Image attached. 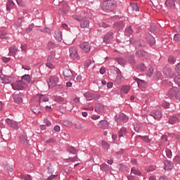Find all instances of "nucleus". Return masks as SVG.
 Instances as JSON below:
<instances>
[{
	"mask_svg": "<svg viewBox=\"0 0 180 180\" xmlns=\"http://www.w3.org/2000/svg\"><path fill=\"white\" fill-rule=\"evenodd\" d=\"M11 86L14 91H21L22 89H25V88H27V84L23 81L19 80L12 83Z\"/></svg>",
	"mask_w": 180,
	"mask_h": 180,
	"instance_id": "1",
	"label": "nucleus"
},
{
	"mask_svg": "<svg viewBox=\"0 0 180 180\" xmlns=\"http://www.w3.org/2000/svg\"><path fill=\"white\" fill-rule=\"evenodd\" d=\"M75 19L77 20L78 22H80V27L82 29H87L89 27V20L86 19V18H84L82 16H75Z\"/></svg>",
	"mask_w": 180,
	"mask_h": 180,
	"instance_id": "2",
	"label": "nucleus"
},
{
	"mask_svg": "<svg viewBox=\"0 0 180 180\" xmlns=\"http://www.w3.org/2000/svg\"><path fill=\"white\" fill-rule=\"evenodd\" d=\"M84 98H86V101H96V99H99V94H95L90 92H86L84 94Z\"/></svg>",
	"mask_w": 180,
	"mask_h": 180,
	"instance_id": "3",
	"label": "nucleus"
},
{
	"mask_svg": "<svg viewBox=\"0 0 180 180\" xmlns=\"http://www.w3.org/2000/svg\"><path fill=\"white\" fill-rule=\"evenodd\" d=\"M70 58L73 60H78L79 56L78 55V51L77 48L72 46L69 49Z\"/></svg>",
	"mask_w": 180,
	"mask_h": 180,
	"instance_id": "4",
	"label": "nucleus"
},
{
	"mask_svg": "<svg viewBox=\"0 0 180 180\" xmlns=\"http://www.w3.org/2000/svg\"><path fill=\"white\" fill-rule=\"evenodd\" d=\"M58 82V77L57 76H52L49 78V81L48 82L49 88H54L57 83Z\"/></svg>",
	"mask_w": 180,
	"mask_h": 180,
	"instance_id": "5",
	"label": "nucleus"
},
{
	"mask_svg": "<svg viewBox=\"0 0 180 180\" xmlns=\"http://www.w3.org/2000/svg\"><path fill=\"white\" fill-rule=\"evenodd\" d=\"M163 74L167 77V78H172L175 75V72L172 71L171 68H165L163 69Z\"/></svg>",
	"mask_w": 180,
	"mask_h": 180,
	"instance_id": "6",
	"label": "nucleus"
},
{
	"mask_svg": "<svg viewBox=\"0 0 180 180\" xmlns=\"http://www.w3.org/2000/svg\"><path fill=\"white\" fill-rule=\"evenodd\" d=\"M150 116H152L156 120H160L162 117V112L158 110H154L150 112Z\"/></svg>",
	"mask_w": 180,
	"mask_h": 180,
	"instance_id": "7",
	"label": "nucleus"
},
{
	"mask_svg": "<svg viewBox=\"0 0 180 180\" xmlns=\"http://www.w3.org/2000/svg\"><path fill=\"white\" fill-rule=\"evenodd\" d=\"M80 49H82V51L84 53H89V51H91V45L89 42H83L80 44Z\"/></svg>",
	"mask_w": 180,
	"mask_h": 180,
	"instance_id": "8",
	"label": "nucleus"
},
{
	"mask_svg": "<svg viewBox=\"0 0 180 180\" xmlns=\"http://www.w3.org/2000/svg\"><path fill=\"white\" fill-rule=\"evenodd\" d=\"M104 5H106L108 9H113L116 6V1L115 0H108L105 1Z\"/></svg>",
	"mask_w": 180,
	"mask_h": 180,
	"instance_id": "9",
	"label": "nucleus"
},
{
	"mask_svg": "<svg viewBox=\"0 0 180 180\" xmlns=\"http://www.w3.org/2000/svg\"><path fill=\"white\" fill-rule=\"evenodd\" d=\"M63 75L65 79H71L73 77L72 72L70 69H65L63 70Z\"/></svg>",
	"mask_w": 180,
	"mask_h": 180,
	"instance_id": "10",
	"label": "nucleus"
},
{
	"mask_svg": "<svg viewBox=\"0 0 180 180\" xmlns=\"http://www.w3.org/2000/svg\"><path fill=\"white\" fill-rule=\"evenodd\" d=\"M117 120V123H126L129 120V117L124 114H120Z\"/></svg>",
	"mask_w": 180,
	"mask_h": 180,
	"instance_id": "11",
	"label": "nucleus"
},
{
	"mask_svg": "<svg viewBox=\"0 0 180 180\" xmlns=\"http://www.w3.org/2000/svg\"><path fill=\"white\" fill-rule=\"evenodd\" d=\"M113 40V33H108L104 36V43H110Z\"/></svg>",
	"mask_w": 180,
	"mask_h": 180,
	"instance_id": "12",
	"label": "nucleus"
},
{
	"mask_svg": "<svg viewBox=\"0 0 180 180\" xmlns=\"http://www.w3.org/2000/svg\"><path fill=\"white\" fill-rule=\"evenodd\" d=\"M165 171H169V169H172L174 168V163L169 160H166L164 162Z\"/></svg>",
	"mask_w": 180,
	"mask_h": 180,
	"instance_id": "13",
	"label": "nucleus"
},
{
	"mask_svg": "<svg viewBox=\"0 0 180 180\" xmlns=\"http://www.w3.org/2000/svg\"><path fill=\"white\" fill-rule=\"evenodd\" d=\"M103 110H105V106L101 103H97L95 107V112L96 113H103Z\"/></svg>",
	"mask_w": 180,
	"mask_h": 180,
	"instance_id": "14",
	"label": "nucleus"
},
{
	"mask_svg": "<svg viewBox=\"0 0 180 180\" xmlns=\"http://www.w3.org/2000/svg\"><path fill=\"white\" fill-rule=\"evenodd\" d=\"M178 92L177 88H172L169 91L168 95L169 98H176V94Z\"/></svg>",
	"mask_w": 180,
	"mask_h": 180,
	"instance_id": "15",
	"label": "nucleus"
},
{
	"mask_svg": "<svg viewBox=\"0 0 180 180\" xmlns=\"http://www.w3.org/2000/svg\"><path fill=\"white\" fill-rule=\"evenodd\" d=\"M1 79L4 84H10L12 82V77L9 76L1 75Z\"/></svg>",
	"mask_w": 180,
	"mask_h": 180,
	"instance_id": "16",
	"label": "nucleus"
},
{
	"mask_svg": "<svg viewBox=\"0 0 180 180\" xmlns=\"http://www.w3.org/2000/svg\"><path fill=\"white\" fill-rule=\"evenodd\" d=\"M134 81H136L138 84V86L139 88H141L143 86H146V81L140 79L137 77H134Z\"/></svg>",
	"mask_w": 180,
	"mask_h": 180,
	"instance_id": "17",
	"label": "nucleus"
},
{
	"mask_svg": "<svg viewBox=\"0 0 180 180\" xmlns=\"http://www.w3.org/2000/svg\"><path fill=\"white\" fill-rule=\"evenodd\" d=\"M21 81H23L27 85V84H30L32 79L30 78V75H25L22 77Z\"/></svg>",
	"mask_w": 180,
	"mask_h": 180,
	"instance_id": "18",
	"label": "nucleus"
},
{
	"mask_svg": "<svg viewBox=\"0 0 180 180\" xmlns=\"http://www.w3.org/2000/svg\"><path fill=\"white\" fill-rule=\"evenodd\" d=\"M100 168L101 171H104L105 172H108V171H110V169L112 168V167L108 165L105 163H103L101 166Z\"/></svg>",
	"mask_w": 180,
	"mask_h": 180,
	"instance_id": "19",
	"label": "nucleus"
},
{
	"mask_svg": "<svg viewBox=\"0 0 180 180\" xmlns=\"http://www.w3.org/2000/svg\"><path fill=\"white\" fill-rule=\"evenodd\" d=\"M13 99L15 103H21L22 102V97L19 94H14Z\"/></svg>",
	"mask_w": 180,
	"mask_h": 180,
	"instance_id": "20",
	"label": "nucleus"
},
{
	"mask_svg": "<svg viewBox=\"0 0 180 180\" xmlns=\"http://www.w3.org/2000/svg\"><path fill=\"white\" fill-rule=\"evenodd\" d=\"M147 40L150 46H154V44H155V38H154L151 34L148 37Z\"/></svg>",
	"mask_w": 180,
	"mask_h": 180,
	"instance_id": "21",
	"label": "nucleus"
},
{
	"mask_svg": "<svg viewBox=\"0 0 180 180\" xmlns=\"http://www.w3.org/2000/svg\"><path fill=\"white\" fill-rule=\"evenodd\" d=\"M20 143L21 144H23L24 146H27L29 144V140H27V138L25 136H20Z\"/></svg>",
	"mask_w": 180,
	"mask_h": 180,
	"instance_id": "22",
	"label": "nucleus"
},
{
	"mask_svg": "<svg viewBox=\"0 0 180 180\" xmlns=\"http://www.w3.org/2000/svg\"><path fill=\"white\" fill-rule=\"evenodd\" d=\"M126 134H127V129L126 128H122L118 132V136L120 138L124 137Z\"/></svg>",
	"mask_w": 180,
	"mask_h": 180,
	"instance_id": "23",
	"label": "nucleus"
},
{
	"mask_svg": "<svg viewBox=\"0 0 180 180\" xmlns=\"http://www.w3.org/2000/svg\"><path fill=\"white\" fill-rule=\"evenodd\" d=\"M54 37H55V39H56L58 41H61V40H63V36L61 35V32H60V31H56V32H55Z\"/></svg>",
	"mask_w": 180,
	"mask_h": 180,
	"instance_id": "24",
	"label": "nucleus"
},
{
	"mask_svg": "<svg viewBox=\"0 0 180 180\" xmlns=\"http://www.w3.org/2000/svg\"><path fill=\"white\" fill-rule=\"evenodd\" d=\"M178 122H179L178 117H176L175 116L170 117L169 120V124H176V123H178Z\"/></svg>",
	"mask_w": 180,
	"mask_h": 180,
	"instance_id": "25",
	"label": "nucleus"
},
{
	"mask_svg": "<svg viewBox=\"0 0 180 180\" xmlns=\"http://www.w3.org/2000/svg\"><path fill=\"white\" fill-rule=\"evenodd\" d=\"M39 103H41V102H49V97H47L44 95L40 94L39 96Z\"/></svg>",
	"mask_w": 180,
	"mask_h": 180,
	"instance_id": "26",
	"label": "nucleus"
},
{
	"mask_svg": "<svg viewBox=\"0 0 180 180\" xmlns=\"http://www.w3.org/2000/svg\"><path fill=\"white\" fill-rule=\"evenodd\" d=\"M46 67L50 68V70H53L54 68V64H53V60H51V58H49L46 63Z\"/></svg>",
	"mask_w": 180,
	"mask_h": 180,
	"instance_id": "27",
	"label": "nucleus"
},
{
	"mask_svg": "<svg viewBox=\"0 0 180 180\" xmlns=\"http://www.w3.org/2000/svg\"><path fill=\"white\" fill-rule=\"evenodd\" d=\"M98 127H101V129H106L108 126V122L103 120V121H100L98 124Z\"/></svg>",
	"mask_w": 180,
	"mask_h": 180,
	"instance_id": "28",
	"label": "nucleus"
},
{
	"mask_svg": "<svg viewBox=\"0 0 180 180\" xmlns=\"http://www.w3.org/2000/svg\"><path fill=\"white\" fill-rule=\"evenodd\" d=\"M9 53L11 56H16V53H18V48H16V46L10 47Z\"/></svg>",
	"mask_w": 180,
	"mask_h": 180,
	"instance_id": "29",
	"label": "nucleus"
},
{
	"mask_svg": "<svg viewBox=\"0 0 180 180\" xmlns=\"http://www.w3.org/2000/svg\"><path fill=\"white\" fill-rule=\"evenodd\" d=\"M165 5L168 8H172V6H175V3L174 2V0H167Z\"/></svg>",
	"mask_w": 180,
	"mask_h": 180,
	"instance_id": "30",
	"label": "nucleus"
},
{
	"mask_svg": "<svg viewBox=\"0 0 180 180\" xmlns=\"http://www.w3.org/2000/svg\"><path fill=\"white\" fill-rule=\"evenodd\" d=\"M15 6V3L12 0H8L6 4V8L8 11H11V8Z\"/></svg>",
	"mask_w": 180,
	"mask_h": 180,
	"instance_id": "31",
	"label": "nucleus"
},
{
	"mask_svg": "<svg viewBox=\"0 0 180 180\" xmlns=\"http://www.w3.org/2000/svg\"><path fill=\"white\" fill-rule=\"evenodd\" d=\"M153 73H154V67L151 66L148 69V72L146 73V75H147V77H153Z\"/></svg>",
	"mask_w": 180,
	"mask_h": 180,
	"instance_id": "32",
	"label": "nucleus"
},
{
	"mask_svg": "<svg viewBox=\"0 0 180 180\" xmlns=\"http://www.w3.org/2000/svg\"><path fill=\"white\" fill-rule=\"evenodd\" d=\"M136 54H137V56H139V57H146V56H147L148 53L146 51H136Z\"/></svg>",
	"mask_w": 180,
	"mask_h": 180,
	"instance_id": "33",
	"label": "nucleus"
},
{
	"mask_svg": "<svg viewBox=\"0 0 180 180\" xmlns=\"http://www.w3.org/2000/svg\"><path fill=\"white\" fill-rule=\"evenodd\" d=\"M126 36H130L131 35V33H133V30H131V27H129L125 30L124 32Z\"/></svg>",
	"mask_w": 180,
	"mask_h": 180,
	"instance_id": "34",
	"label": "nucleus"
},
{
	"mask_svg": "<svg viewBox=\"0 0 180 180\" xmlns=\"http://www.w3.org/2000/svg\"><path fill=\"white\" fill-rule=\"evenodd\" d=\"M136 68L138 70H140V71H146V70H147V68H146V65H143V63H140Z\"/></svg>",
	"mask_w": 180,
	"mask_h": 180,
	"instance_id": "35",
	"label": "nucleus"
},
{
	"mask_svg": "<svg viewBox=\"0 0 180 180\" xmlns=\"http://www.w3.org/2000/svg\"><path fill=\"white\" fill-rule=\"evenodd\" d=\"M122 92H124V94H128L129 91H130V86H124L121 89Z\"/></svg>",
	"mask_w": 180,
	"mask_h": 180,
	"instance_id": "36",
	"label": "nucleus"
},
{
	"mask_svg": "<svg viewBox=\"0 0 180 180\" xmlns=\"http://www.w3.org/2000/svg\"><path fill=\"white\" fill-rule=\"evenodd\" d=\"M174 82L175 84H176V85H178V86H179L180 88V75H177L174 78Z\"/></svg>",
	"mask_w": 180,
	"mask_h": 180,
	"instance_id": "37",
	"label": "nucleus"
},
{
	"mask_svg": "<svg viewBox=\"0 0 180 180\" xmlns=\"http://www.w3.org/2000/svg\"><path fill=\"white\" fill-rule=\"evenodd\" d=\"M161 77H162V74L161 73V72L156 70V72H155L154 77L161 78Z\"/></svg>",
	"mask_w": 180,
	"mask_h": 180,
	"instance_id": "38",
	"label": "nucleus"
},
{
	"mask_svg": "<svg viewBox=\"0 0 180 180\" xmlns=\"http://www.w3.org/2000/svg\"><path fill=\"white\" fill-rule=\"evenodd\" d=\"M166 155L167 158H171V157H172V152L170 150V149H166Z\"/></svg>",
	"mask_w": 180,
	"mask_h": 180,
	"instance_id": "39",
	"label": "nucleus"
},
{
	"mask_svg": "<svg viewBox=\"0 0 180 180\" xmlns=\"http://www.w3.org/2000/svg\"><path fill=\"white\" fill-rule=\"evenodd\" d=\"M48 47L49 50H51V49H54V47H57L55 43L53 42H49Z\"/></svg>",
	"mask_w": 180,
	"mask_h": 180,
	"instance_id": "40",
	"label": "nucleus"
},
{
	"mask_svg": "<svg viewBox=\"0 0 180 180\" xmlns=\"http://www.w3.org/2000/svg\"><path fill=\"white\" fill-rule=\"evenodd\" d=\"M64 101V98L61 96H56L55 97V101L56 102H63Z\"/></svg>",
	"mask_w": 180,
	"mask_h": 180,
	"instance_id": "41",
	"label": "nucleus"
},
{
	"mask_svg": "<svg viewBox=\"0 0 180 180\" xmlns=\"http://www.w3.org/2000/svg\"><path fill=\"white\" fill-rule=\"evenodd\" d=\"M131 174H134V175H140V172L139 170H136L134 169H131Z\"/></svg>",
	"mask_w": 180,
	"mask_h": 180,
	"instance_id": "42",
	"label": "nucleus"
},
{
	"mask_svg": "<svg viewBox=\"0 0 180 180\" xmlns=\"http://www.w3.org/2000/svg\"><path fill=\"white\" fill-rule=\"evenodd\" d=\"M134 127L135 131H136L137 133H139V131H140V124H135L134 125Z\"/></svg>",
	"mask_w": 180,
	"mask_h": 180,
	"instance_id": "43",
	"label": "nucleus"
},
{
	"mask_svg": "<svg viewBox=\"0 0 180 180\" xmlns=\"http://www.w3.org/2000/svg\"><path fill=\"white\" fill-rule=\"evenodd\" d=\"M69 153H71L72 154H77V150L75 149L74 147H70Z\"/></svg>",
	"mask_w": 180,
	"mask_h": 180,
	"instance_id": "44",
	"label": "nucleus"
},
{
	"mask_svg": "<svg viewBox=\"0 0 180 180\" xmlns=\"http://www.w3.org/2000/svg\"><path fill=\"white\" fill-rule=\"evenodd\" d=\"M168 61L170 64H175V58L170 56L168 59Z\"/></svg>",
	"mask_w": 180,
	"mask_h": 180,
	"instance_id": "45",
	"label": "nucleus"
},
{
	"mask_svg": "<svg viewBox=\"0 0 180 180\" xmlns=\"http://www.w3.org/2000/svg\"><path fill=\"white\" fill-rule=\"evenodd\" d=\"M10 127H13V129H15V130H18V129H19V126L18 125V124H16L15 121L14 122H13V124Z\"/></svg>",
	"mask_w": 180,
	"mask_h": 180,
	"instance_id": "46",
	"label": "nucleus"
},
{
	"mask_svg": "<svg viewBox=\"0 0 180 180\" xmlns=\"http://www.w3.org/2000/svg\"><path fill=\"white\" fill-rule=\"evenodd\" d=\"M141 139L143 141H146V143H150V141H151V140H150L147 136H141Z\"/></svg>",
	"mask_w": 180,
	"mask_h": 180,
	"instance_id": "47",
	"label": "nucleus"
},
{
	"mask_svg": "<svg viewBox=\"0 0 180 180\" xmlns=\"http://www.w3.org/2000/svg\"><path fill=\"white\" fill-rule=\"evenodd\" d=\"M117 61L118 64H120V65H122L123 64V63H124V60L122 58H117Z\"/></svg>",
	"mask_w": 180,
	"mask_h": 180,
	"instance_id": "48",
	"label": "nucleus"
},
{
	"mask_svg": "<svg viewBox=\"0 0 180 180\" xmlns=\"http://www.w3.org/2000/svg\"><path fill=\"white\" fill-rule=\"evenodd\" d=\"M175 71L177 72V74H180V63L176 65Z\"/></svg>",
	"mask_w": 180,
	"mask_h": 180,
	"instance_id": "49",
	"label": "nucleus"
},
{
	"mask_svg": "<svg viewBox=\"0 0 180 180\" xmlns=\"http://www.w3.org/2000/svg\"><path fill=\"white\" fill-rule=\"evenodd\" d=\"M174 39L175 40V41H180V34H175L174 37Z\"/></svg>",
	"mask_w": 180,
	"mask_h": 180,
	"instance_id": "50",
	"label": "nucleus"
},
{
	"mask_svg": "<svg viewBox=\"0 0 180 180\" xmlns=\"http://www.w3.org/2000/svg\"><path fill=\"white\" fill-rule=\"evenodd\" d=\"M22 178L25 180H32L31 175L22 176Z\"/></svg>",
	"mask_w": 180,
	"mask_h": 180,
	"instance_id": "51",
	"label": "nucleus"
},
{
	"mask_svg": "<svg viewBox=\"0 0 180 180\" xmlns=\"http://www.w3.org/2000/svg\"><path fill=\"white\" fill-rule=\"evenodd\" d=\"M7 124H8V126H12L13 123L15 122L13 120H11V119H7L6 120Z\"/></svg>",
	"mask_w": 180,
	"mask_h": 180,
	"instance_id": "52",
	"label": "nucleus"
},
{
	"mask_svg": "<svg viewBox=\"0 0 180 180\" xmlns=\"http://www.w3.org/2000/svg\"><path fill=\"white\" fill-rule=\"evenodd\" d=\"M46 143H56V139L54 138H51L48 139Z\"/></svg>",
	"mask_w": 180,
	"mask_h": 180,
	"instance_id": "53",
	"label": "nucleus"
},
{
	"mask_svg": "<svg viewBox=\"0 0 180 180\" xmlns=\"http://www.w3.org/2000/svg\"><path fill=\"white\" fill-rule=\"evenodd\" d=\"M27 49V45L24 44V45H22V46H21V50H22V51H26Z\"/></svg>",
	"mask_w": 180,
	"mask_h": 180,
	"instance_id": "54",
	"label": "nucleus"
},
{
	"mask_svg": "<svg viewBox=\"0 0 180 180\" xmlns=\"http://www.w3.org/2000/svg\"><path fill=\"white\" fill-rule=\"evenodd\" d=\"M16 2L19 6H23V1L22 0H16Z\"/></svg>",
	"mask_w": 180,
	"mask_h": 180,
	"instance_id": "55",
	"label": "nucleus"
},
{
	"mask_svg": "<svg viewBox=\"0 0 180 180\" xmlns=\"http://www.w3.org/2000/svg\"><path fill=\"white\" fill-rule=\"evenodd\" d=\"M132 8H133L134 11H136V12H137V11H139V6H137V4L132 5Z\"/></svg>",
	"mask_w": 180,
	"mask_h": 180,
	"instance_id": "56",
	"label": "nucleus"
},
{
	"mask_svg": "<svg viewBox=\"0 0 180 180\" xmlns=\"http://www.w3.org/2000/svg\"><path fill=\"white\" fill-rule=\"evenodd\" d=\"M174 161H175L176 162H178V164H180V156H176V157L174 158Z\"/></svg>",
	"mask_w": 180,
	"mask_h": 180,
	"instance_id": "57",
	"label": "nucleus"
},
{
	"mask_svg": "<svg viewBox=\"0 0 180 180\" xmlns=\"http://www.w3.org/2000/svg\"><path fill=\"white\" fill-rule=\"evenodd\" d=\"M45 109L46 110V112H51L53 110V109L51 108V107L49 106V105H46L45 107Z\"/></svg>",
	"mask_w": 180,
	"mask_h": 180,
	"instance_id": "58",
	"label": "nucleus"
},
{
	"mask_svg": "<svg viewBox=\"0 0 180 180\" xmlns=\"http://www.w3.org/2000/svg\"><path fill=\"white\" fill-rule=\"evenodd\" d=\"M162 106H163V108H165V109H168V108H169V103H164L162 104Z\"/></svg>",
	"mask_w": 180,
	"mask_h": 180,
	"instance_id": "59",
	"label": "nucleus"
},
{
	"mask_svg": "<svg viewBox=\"0 0 180 180\" xmlns=\"http://www.w3.org/2000/svg\"><path fill=\"white\" fill-rule=\"evenodd\" d=\"M53 130H54V131H57V132L60 131V126L56 125V126L54 127Z\"/></svg>",
	"mask_w": 180,
	"mask_h": 180,
	"instance_id": "60",
	"label": "nucleus"
},
{
	"mask_svg": "<svg viewBox=\"0 0 180 180\" xmlns=\"http://www.w3.org/2000/svg\"><path fill=\"white\" fill-rule=\"evenodd\" d=\"M11 60V58H2L4 63H8Z\"/></svg>",
	"mask_w": 180,
	"mask_h": 180,
	"instance_id": "61",
	"label": "nucleus"
},
{
	"mask_svg": "<svg viewBox=\"0 0 180 180\" xmlns=\"http://www.w3.org/2000/svg\"><path fill=\"white\" fill-rule=\"evenodd\" d=\"M33 30V25H30L29 27L27 29V32L30 33V32H32Z\"/></svg>",
	"mask_w": 180,
	"mask_h": 180,
	"instance_id": "62",
	"label": "nucleus"
},
{
	"mask_svg": "<svg viewBox=\"0 0 180 180\" xmlns=\"http://www.w3.org/2000/svg\"><path fill=\"white\" fill-rule=\"evenodd\" d=\"M105 72H106V70L105 69V68H101L100 69V73L103 75Z\"/></svg>",
	"mask_w": 180,
	"mask_h": 180,
	"instance_id": "63",
	"label": "nucleus"
},
{
	"mask_svg": "<svg viewBox=\"0 0 180 180\" xmlns=\"http://www.w3.org/2000/svg\"><path fill=\"white\" fill-rule=\"evenodd\" d=\"M176 99H180V91L179 90H177V93L176 94Z\"/></svg>",
	"mask_w": 180,
	"mask_h": 180,
	"instance_id": "64",
	"label": "nucleus"
}]
</instances>
